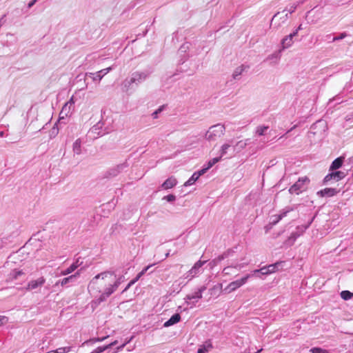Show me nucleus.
<instances>
[{"instance_id": "f03ea898", "label": "nucleus", "mask_w": 353, "mask_h": 353, "mask_svg": "<svg viewBox=\"0 0 353 353\" xmlns=\"http://www.w3.org/2000/svg\"><path fill=\"white\" fill-rule=\"evenodd\" d=\"M310 182V180L307 176L301 177L290 188L289 192L290 194H299L307 190Z\"/></svg>"}, {"instance_id": "aec40b11", "label": "nucleus", "mask_w": 353, "mask_h": 353, "mask_svg": "<svg viewBox=\"0 0 353 353\" xmlns=\"http://www.w3.org/2000/svg\"><path fill=\"white\" fill-rule=\"evenodd\" d=\"M73 150L77 154L81 153V141L80 139H77L73 144Z\"/></svg>"}, {"instance_id": "c9c22d12", "label": "nucleus", "mask_w": 353, "mask_h": 353, "mask_svg": "<svg viewBox=\"0 0 353 353\" xmlns=\"http://www.w3.org/2000/svg\"><path fill=\"white\" fill-rule=\"evenodd\" d=\"M209 170L208 168V167L205 168H203L201 169V170H199V172H196V175L199 176V177H200L201 175H203V174H205L206 172V171Z\"/></svg>"}, {"instance_id": "f257e3e1", "label": "nucleus", "mask_w": 353, "mask_h": 353, "mask_svg": "<svg viewBox=\"0 0 353 353\" xmlns=\"http://www.w3.org/2000/svg\"><path fill=\"white\" fill-rule=\"evenodd\" d=\"M121 279L122 276L117 278L115 274L110 271L101 272L93 277L88 284V292L92 296L99 294V296L92 304L97 305L105 301L117 290Z\"/></svg>"}, {"instance_id": "ddd939ff", "label": "nucleus", "mask_w": 353, "mask_h": 353, "mask_svg": "<svg viewBox=\"0 0 353 353\" xmlns=\"http://www.w3.org/2000/svg\"><path fill=\"white\" fill-rule=\"evenodd\" d=\"M343 163V158L339 157L336 159L332 163L330 166V170H334L341 168Z\"/></svg>"}, {"instance_id": "bb28decb", "label": "nucleus", "mask_w": 353, "mask_h": 353, "mask_svg": "<svg viewBox=\"0 0 353 353\" xmlns=\"http://www.w3.org/2000/svg\"><path fill=\"white\" fill-rule=\"evenodd\" d=\"M203 289L199 290L198 292H196L192 296H189L190 299H201L202 298V291Z\"/></svg>"}, {"instance_id": "e433bc0d", "label": "nucleus", "mask_w": 353, "mask_h": 353, "mask_svg": "<svg viewBox=\"0 0 353 353\" xmlns=\"http://www.w3.org/2000/svg\"><path fill=\"white\" fill-rule=\"evenodd\" d=\"M346 36H347L346 33H345V32L341 33V34H340V36H339V37H334V38L333 39V41L342 39L345 38Z\"/></svg>"}, {"instance_id": "4468645a", "label": "nucleus", "mask_w": 353, "mask_h": 353, "mask_svg": "<svg viewBox=\"0 0 353 353\" xmlns=\"http://www.w3.org/2000/svg\"><path fill=\"white\" fill-rule=\"evenodd\" d=\"M111 70V68H107L104 70H102L101 71H99L96 74H92L90 73V75H93L94 77H93V79H97L98 80H101V78L103 77V76L105 74H107L110 70Z\"/></svg>"}, {"instance_id": "58836bf2", "label": "nucleus", "mask_w": 353, "mask_h": 353, "mask_svg": "<svg viewBox=\"0 0 353 353\" xmlns=\"http://www.w3.org/2000/svg\"><path fill=\"white\" fill-rule=\"evenodd\" d=\"M208 350L205 347H201L198 350V353H205Z\"/></svg>"}, {"instance_id": "ea45409f", "label": "nucleus", "mask_w": 353, "mask_h": 353, "mask_svg": "<svg viewBox=\"0 0 353 353\" xmlns=\"http://www.w3.org/2000/svg\"><path fill=\"white\" fill-rule=\"evenodd\" d=\"M117 344V341H114L112 342L111 343L107 345V347H108V348H110Z\"/></svg>"}, {"instance_id": "c756f323", "label": "nucleus", "mask_w": 353, "mask_h": 353, "mask_svg": "<svg viewBox=\"0 0 353 353\" xmlns=\"http://www.w3.org/2000/svg\"><path fill=\"white\" fill-rule=\"evenodd\" d=\"M222 287H223L222 284L219 283V285H214L212 288H211L210 291L213 292V291H215L217 290L219 292H221L222 290Z\"/></svg>"}, {"instance_id": "423d86ee", "label": "nucleus", "mask_w": 353, "mask_h": 353, "mask_svg": "<svg viewBox=\"0 0 353 353\" xmlns=\"http://www.w3.org/2000/svg\"><path fill=\"white\" fill-rule=\"evenodd\" d=\"M345 176V173L343 172L336 171V172H333L327 174L325 177L324 181L325 182H329V181H330L332 179L335 180L336 181H338L343 179Z\"/></svg>"}, {"instance_id": "dca6fc26", "label": "nucleus", "mask_w": 353, "mask_h": 353, "mask_svg": "<svg viewBox=\"0 0 353 353\" xmlns=\"http://www.w3.org/2000/svg\"><path fill=\"white\" fill-rule=\"evenodd\" d=\"M199 176L196 175V173H194L192 176L184 183L185 186L191 185L194 183L198 179Z\"/></svg>"}, {"instance_id": "de8ad7c7", "label": "nucleus", "mask_w": 353, "mask_h": 353, "mask_svg": "<svg viewBox=\"0 0 353 353\" xmlns=\"http://www.w3.org/2000/svg\"><path fill=\"white\" fill-rule=\"evenodd\" d=\"M134 283H135V281L132 280L128 284L132 286Z\"/></svg>"}, {"instance_id": "c03bdc74", "label": "nucleus", "mask_w": 353, "mask_h": 353, "mask_svg": "<svg viewBox=\"0 0 353 353\" xmlns=\"http://www.w3.org/2000/svg\"><path fill=\"white\" fill-rule=\"evenodd\" d=\"M66 116L64 115V114H61V112H60V116H59V119H63Z\"/></svg>"}, {"instance_id": "9d476101", "label": "nucleus", "mask_w": 353, "mask_h": 353, "mask_svg": "<svg viewBox=\"0 0 353 353\" xmlns=\"http://www.w3.org/2000/svg\"><path fill=\"white\" fill-rule=\"evenodd\" d=\"M176 179L174 176H171L168 178L162 184V188L165 190L170 189L174 187L176 184Z\"/></svg>"}, {"instance_id": "8fccbe9b", "label": "nucleus", "mask_w": 353, "mask_h": 353, "mask_svg": "<svg viewBox=\"0 0 353 353\" xmlns=\"http://www.w3.org/2000/svg\"><path fill=\"white\" fill-rule=\"evenodd\" d=\"M46 353H54V350H52V351H49L48 352H46Z\"/></svg>"}, {"instance_id": "412c9836", "label": "nucleus", "mask_w": 353, "mask_h": 353, "mask_svg": "<svg viewBox=\"0 0 353 353\" xmlns=\"http://www.w3.org/2000/svg\"><path fill=\"white\" fill-rule=\"evenodd\" d=\"M70 351H71V347L66 346V347H59L57 350H54V353H68Z\"/></svg>"}, {"instance_id": "a19ab883", "label": "nucleus", "mask_w": 353, "mask_h": 353, "mask_svg": "<svg viewBox=\"0 0 353 353\" xmlns=\"http://www.w3.org/2000/svg\"><path fill=\"white\" fill-rule=\"evenodd\" d=\"M230 268H231L230 267L225 268L223 269V272H224L225 274H230L229 270H230Z\"/></svg>"}, {"instance_id": "7ed1b4c3", "label": "nucleus", "mask_w": 353, "mask_h": 353, "mask_svg": "<svg viewBox=\"0 0 353 353\" xmlns=\"http://www.w3.org/2000/svg\"><path fill=\"white\" fill-rule=\"evenodd\" d=\"M225 126L221 124H216L210 128L205 134L208 141H215L224 134Z\"/></svg>"}, {"instance_id": "3c124183", "label": "nucleus", "mask_w": 353, "mask_h": 353, "mask_svg": "<svg viewBox=\"0 0 353 353\" xmlns=\"http://www.w3.org/2000/svg\"><path fill=\"white\" fill-rule=\"evenodd\" d=\"M300 29H301V26L298 28V30H300Z\"/></svg>"}, {"instance_id": "473e14b6", "label": "nucleus", "mask_w": 353, "mask_h": 353, "mask_svg": "<svg viewBox=\"0 0 353 353\" xmlns=\"http://www.w3.org/2000/svg\"><path fill=\"white\" fill-rule=\"evenodd\" d=\"M108 336H104V337H102V338H99V337H97V338H94V339H92L90 341L93 343H95V342H101V341H104L105 339H106Z\"/></svg>"}, {"instance_id": "7c9ffc66", "label": "nucleus", "mask_w": 353, "mask_h": 353, "mask_svg": "<svg viewBox=\"0 0 353 353\" xmlns=\"http://www.w3.org/2000/svg\"><path fill=\"white\" fill-rule=\"evenodd\" d=\"M163 199H165L166 201H168V202H171V201H174L176 197L173 194H169L168 196H165Z\"/></svg>"}, {"instance_id": "72a5a7b5", "label": "nucleus", "mask_w": 353, "mask_h": 353, "mask_svg": "<svg viewBox=\"0 0 353 353\" xmlns=\"http://www.w3.org/2000/svg\"><path fill=\"white\" fill-rule=\"evenodd\" d=\"M8 321V319L5 316H0V326L6 323Z\"/></svg>"}, {"instance_id": "0eeeda50", "label": "nucleus", "mask_w": 353, "mask_h": 353, "mask_svg": "<svg viewBox=\"0 0 353 353\" xmlns=\"http://www.w3.org/2000/svg\"><path fill=\"white\" fill-rule=\"evenodd\" d=\"M25 273L21 270L14 269L9 274H8L6 278L7 282H12L17 280L19 276L24 275Z\"/></svg>"}, {"instance_id": "9b49d317", "label": "nucleus", "mask_w": 353, "mask_h": 353, "mask_svg": "<svg viewBox=\"0 0 353 353\" xmlns=\"http://www.w3.org/2000/svg\"><path fill=\"white\" fill-rule=\"evenodd\" d=\"M80 264L79 263V260H77L74 263H73L69 268L67 269L62 270L60 273L61 276H65L73 272Z\"/></svg>"}, {"instance_id": "37998d69", "label": "nucleus", "mask_w": 353, "mask_h": 353, "mask_svg": "<svg viewBox=\"0 0 353 353\" xmlns=\"http://www.w3.org/2000/svg\"><path fill=\"white\" fill-rule=\"evenodd\" d=\"M37 1V0H32L28 3V7L31 8Z\"/></svg>"}, {"instance_id": "a211bd4d", "label": "nucleus", "mask_w": 353, "mask_h": 353, "mask_svg": "<svg viewBox=\"0 0 353 353\" xmlns=\"http://www.w3.org/2000/svg\"><path fill=\"white\" fill-rule=\"evenodd\" d=\"M341 296L343 300H349L353 298V293L347 290H344L341 292Z\"/></svg>"}, {"instance_id": "09e8293b", "label": "nucleus", "mask_w": 353, "mask_h": 353, "mask_svg": "<svg viewBox=\"0 0 353 353\" xmlns=\"http://www.w3.org/2000/svg\"><path fill=\"white\" fill-rule=\"evenodd\" d=\"M139 279V278H138V276H137V277L133 279V281H135V283Z\"/></svg>"}, {"instance_id": "79ce46f5", "label": "nucleus", "mask_w": 353, "mask_h": 353, "mask_svg": "<svg viewBox=\"0 0 353 353\" xmlns=\"http://www.w3.org/2000/svg\"><path fill=\"white\" fill-rule=\"evenodd\" d=\"M68 103H69V104H71V106L72 107L73 104L74 103L73 96L70 98V101Z\"/></svg>"}, {"instance_id": "c85d7f7f", "label": "nucleus", "mask_w": 353, "mask_h": 353, "mask_svg": "<svg viewBox=\"0 0 353 353\" xmlns=\"http://www.w3.org/2000/svg\"><path fill=\"white\" fill-rule=\"evenodd\" d=\"M230 147V145L228 143L223 144L221 146V155H224L225 154H226L227 150Z\"/></svg>"}, {"instance_id": "f8f14e48", "label": "nucleus", "mask_w": 353, "mask_h": 353, "mask_svg": "<svg viewBox=\"0 0 353 353\" xmlns=\"http://www.w3.org/2000/svg\"><path fill=\"white\" fill-rule=\"evenodd\" d=\"M180 320H181V316L179 314L176 313V314H174L173 316H172L171 318L168 321L165 322L163 325H164V327H169L175 323H177L178 322L180 321Z\"/></svg>"}, {"instance_id": "f704fd0d", "label": "nucleus", "mask_w": 353, "mask_h": 353, "mask_svg": "<svg viewBox=\"0 0 353 353\" xmlns=\"http://www.w3.org/2000/svg\"><path fill=\"white\" fill-rule=\"evenodd\" d=\"M151 266L152 265H148L141 272H139V274L137 275L138 278H140L142 275H143Z\"/></svg>"}, {"instance_id": "6e6552de", "label": "nucleus", "mask_w": 353, "mask_h": 353, "mask_svg": "<svg viewBox=\"0 0 353 353\" xmlns=\"http://www.w3.org/2000/svg\"><path fill=\"white\" fill-rule=\"evenodd\" d=\"M298 30H296L293 33L289 34L282 40V46L283 48H287L291 46L293 43V37L297 35Z\"/></svg>"}, {"instance_id": "b1692460", "label": "nucleus", "mask_w": 353, "mask_h": 353, "mask_svg": "<svg viewBox=\"0 0 353 353\" xmlns=\"http://www.w3.org/2000/svg\"><path fill=\"white\" fill-rule=\"evenodd\" d=\"M244 69H245L244 65H241V66L238 67L234 72V74H233L234 78H236L237 76L240 75L243 72Z\"/></svg>"}, {"instance_id": "393cba45", "label": "nucleus", "mask_w": 353, "mask_h": 353, "mask_svg": "<svg viewBox=\"0 0 353 353\" xmlns=\"http://www.w3.org/2000/svg\"><path fill=\"white\" fill-rule=\"evenodd\" d=\"M283 215H285V213H284L283 214H279V215H274L272 217V223L273 225H275L276 223H277L281 219L282 217L283 216Z\"/></svg>"}, {"instance_id": "6ab92c4d", "label": "nucleus", "mask_w": 353, "mask_h": 353, "mask_svg": "<svg viewBox=\"0 0 353 353\" xmlns=\"http://www.w3.org/2000/svg\"><path fill=\"white\" fill-rule=\"evenodd\" d=\"M205 263V261H197L192 268L190 270L191 274H196V270L201 268L203 265Z\"/></svg>"}, {"instance_id": "2f4dec72", "label": "nucleus", "mask_w": 353, "mask_h": 353, "mask_svg": "<svg viewBox=\"0 0 353 353\" xmlns=\"http://www.w3.org/2000/svg\"><path fill=\"white\" fill-rule=\"evenodd\" d=\"M164 108V105L161 106L158 108L154 112H153L152 116L154 119L157 118V114L160 113Z\"/></svg>"}, {"instance_id": "4be33fe9", "label": "nucleus", "mask_w": 353, "mask_h": 353, "mask_svg": "<svg viewBox=\"0 0 353 353\" xmlns=\"http://www.w3.org/2000/svg\"><path fill=\"white\" fill-rule=\"evenodd\" d=\"M269 128L268 126H265V125H262V126H259L257 128H256V133L259 135V136H262L265 134V131Z\"/></svg>"}, {"instance_id": "49530a36", "label": "nucleus", "mask_w": 353, "mask_h": 353, "mask_svg": "<svg viewBox=\"0 0 353 353\" xmlns=\"http://www.w3.org/2000/svg\"><path fill=\"white\" fill-rule=\"evenodd\" d=\"M130 287H131V285H129V284H128V285L124 289L123 292L127 291Z\"/></svg>"}, {"instance_id": "f3484780", "label": "nucleus", "mask_w": 353, "mask_h": 353, "mask_svg": "<svg viewBox=\"0 0 353 353\" xmlns=\"http://www.w3.org/2000/svg\"><path fill=\"white\" fill-rule=\"evenodd\" d=\"M72 109V107L71 106V104H69V103H65L62 108L61 114H64L65 116H68V114L70 113Z\"/></svg>"}, {"instance_id": "4c0bfd02", "label": "nucleus", "mask_w": 353, "mask_h": 353, "mask_svg": "<svg viewBox=\"0 0 353 353\" xmlns=\"http://www.w3.org/2000/svg\"><path fill=\"white\" fill-rule=\"evenodd\" d=\"M261 272V274H263V272H268V267H263V268H261L260 270H256L254 271V272Z\"/></svg>"}, {"instance_id": "cd10ccee", "label": "nucleus", "mask_w": 353, "mask_h": 353, "mask_svg": "<svg viewBox=\"0 0 353 353\" xmlns=\"http://www.w3.org/2000/svg\"><path fill=\"white\" fill-rule=\"evenodd\" d=\"M310 351L312 353H329L328 351L320 347H314Z\"/></svg>"}, {"instance_id": "20e7f679", "label": "nucleus", "mask_w": 353, "mask_h": 353, "mask_svg": "<svg viewBox=\"0 0 353 353\" xmlns=\"http://www.w3.org/2000/svg\"><path fill=\"white\" fill-rule=\"evenodd\" d=\"M250 278V275L248 274L245 276L241 278L239 280H236L231 282L228 284V285L225 288V290H227L228 293H230L236 289L239 288L242 285H243Z\"/></svg>"}, {"instance_id": "5701e85b", "label": "nucleus", "mask_w": 353, "mask_h": 353, "mask_svg": "<svg viewBox=\"0 0 353 353\" xmlns=\"http://www.w3.org/2000/svg\"><path fill=\"white\" fill-rule=\"evenodd\" d=\"M277 264L278 263H275L268 266V272H263V274H268L274 272L276 271Z\"/></svg>"}, {"instance_id": "39448f33", "label": "nucleus", "mask_w": 353, "mask_h": 353, "mask_svg": "<svg viewBox=\"0 0 353 353\" xmlns=\"http://www.w3.org/2000/svg\"><path fill=\"white\" fill-rule=\"evenodd\" d=\"M46 283V279L43 276H41L36 280L30 281L27 286L26 290L30 291L37 289L39 287H41Z\"/></svg>"}, {"instance_id": "1a4fd4ad", "label": "nucleus", "mask_w": 353, "mask_h": 353, "mask_svg": "<svg viewBox=\"0 0 353 353\" xmlns=\"http://www.w3.org/2000/svg\"><path fill=\"white\" fill-rule=\"evenodd\" d=\"M339 192V191L335 188H325L323 190H321L317 192L319 195L321 196H333L335 194H336Z\"/></svg>"}, {"instance_id": "a18cd8bd", "label": "nucleus", "mask_w": 353, "mask_h": 353, "mask_svg": "<svg viewBox=\"0 0 353 353\" xmlns=\"http://www.w3.org/2000/svg\"><path fill=\"white\" fill-rule=\"evenodd\" d=\"M125 344H126V343H123V344L122 345H121L120 347H117V350H121V349H123V348L125 347Z\"/></svg>"}, {"instance_id": "2eb2a0df", "label": "nucleus", "mask_w": 353, "mask_h": 353, "mask_svg": "<svg viewBox=\"0 0 353 353\" xmlns=\"http://www.w3.org/2000/svg\"><path fill=\"white\" fill-rule=\"evenodd\" d=\"M77 275H79V273H77V274H73V275H70V276H69L68 277H65V278L63 279L61 281L56 283V285H58L59 283H60L61 286H64L68 282H70L73 279H74L77 276Z\"/></svg>"}, {"instance_id": "a878e982", "label": "nucleus", "mask_w": 353, "mask_h": 353, "mask_svg": "<svg viewBox=\"0 0 353 353\" xmlns=\"http://www.w3.org/2000/svg\"><path fill=\"white\" fill-rule=\"evenodd\" d=\"M221 158L219 157H216V158H213L212 159H211L210 161H209V162L208 163V168L210 169V168H212L215 163H216L217 162H219L220 161Z\"/></svg>"}]
</instances>
